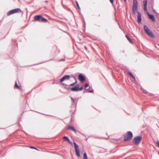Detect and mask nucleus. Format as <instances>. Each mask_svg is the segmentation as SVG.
I'll return each instance as SVG.
<instances>
[{
    "mask_svg": "<svg viewBox=\"0 0 159 159\" xmlns=\"http://www.w3.org/2000/svg\"><path fill=\"white\" fill-rule=\"evenodd\" d=\"M76 82L73 83L72 84H70V86H73L75 85V84H76Z\"/></svg>",
    "mask_w": 159,
    "mask_h": 159,
    "instance_id": "23",
    "label": "nucleus"
},
{
    "mask_svg": "<svg viewBox=\"0 0 159 159\" xmlns=\"http://www.w3.org/2000/svg\"><path fill=\"white\" fill-rule=\"evenodd\" d=\"M31 148H34V149H35V148H33V147H31Z\"/></svg>",
    "mask_w": 159,
    "mask_h": 159,
    "instance_id": "32",
    "label": "nucleus"
},
{
    "mask_svg": "<svg viewBox=\"0 0 159 159\" xmlns=\"http://www.w3.org/2000/svg\"><path fill=\"white\" fill-rule=\"evenodd\" d=\"M125 37L131 43H133V42L131 40V39L129 37V36L127 35H126Z\"/></svg>",
    "mask_w": 159,
    "mask_h": 159,
    "instance_id": "17",
    "label": "nucleus"
},
{
    "mask_svg": "<svg viewBox=\"0 0 159 159\" xmlns=\"http://www.w3.org/2000/svg\"><path fill=\"white\" fill-rule=\"evenodd\" d=\"M34 19L40 22H46L48 21L45 18H43L41 15L36 16L34 17Z\"/></svg>",
    "mask_w": 159,
    "mask_h": 159,
    "instance_id": "1",
    "label": "nucleus"
},
{
    "mask_svg": "<svg viewBox=\"0 0 159 159\" xmlns=\"http://www.w3.org/2000/svg\"><path fill=\"white\" fill-rule=\"evenodd\" d=\"M71 90L73 91H77L79 90V87L77 85L76 86L71 88Z\"/></svg>",
    "mask_w": 159,
    "mask_h": 159,
    "instance_id": "11",
    "label": "nucleus"
},
{
    "mask_svg": "<svg viewBox=\"0 0 159 159\" xmlns=\"http://www.w3.org/2000/svg\"><path fill=\"white\" fill-rule=\"evenodd\" d=\"M15 87H16V88H19V86H18L17 85V83H16V82H15Z\"/></svg>",
    "mask_w": 159,
    "mask_h": 159,
    "instance_id": "21",
    "label": "nucleus"
},
{
    "mask_svg": "<svg viewBox=\"0 0 159 159\" xmlns=\"http://www.w3.org/2000/svg\"><path fill=\"white\" fill-rule=\"evenodd\" d=\"M133 137L132 133L130 131H128L127 134L125 135V138L124 140L125 141L128 140L132 138Z\"/></svg>",
    "mask_w": 159,
    "mask_h": 159,
    "instance_id": "4",
    "label": "nucleus"
},
{
    "mask_svg": "<svg viewBox=\"0 0 159 159\" xmlns=\"http://www.w3.org/2000/svg\"><path fill=\"white\" fill-rule=\"evenodd\" d=\"M142 139V137L141 136H138L135 137L133 140V143L135 145H139Z\"/></svg>",
    "mask_w": 159,
    "mask_h": 159,
    "instance_id": "2",
    "label": "nucleus"
},
{
    "mask_svg": "<svg viewBox=\"0 0 159 159\" xmlns=\"http://www.w3.org/2000/svg\"><path fill=\"white\" fill-rule=\"evenodd\" d=\"M147 34L150 37H154V36L153 35V34L152 32V31L150 32L149 33H148Z\"/></svg>",
    "mask_w": 159,
    "mask_h": 159,
    "instance_id": "16",
    "label": "nucleus"
},
{
    "mask_svg": "<svg viewBox=\"0 0 159 159\" xmlns=\"http://www.w3.org/2000/svg\"><path fill=\"white\" fill-rule=\"evenodd\" d=\"M83 89L82 87H81L80 88H79V90H81Z\"/></svg>",
    "mask_w": 159,
    "mask_h": 159,
    "instance_id": "27",
    "label": "nucleus"
},
{
    "mask_svg": "<svg viewBox=\"0 0 159 159\" xmlns=\"http://www.w3.org/2000/svg\"><path fill=\"white\" fill-rule=\"evenodd\" d=\"M132 78V79H131V80L132 81H134L135 80V78L134 77L133 75V76H131V77Z\"/></svg>",
    "mask_w": 159,
    "mask_h": 159,
    "instance_id": "19",
    "label": "nucleus"
},
{
    "mask_svg": "<svg viewBox=\"0 0 159 159\" xmlns=\"http://www.w3.org/2000/svg\"><path fill=\"white\" fill-rule=\"evenodd\" d=\"M146 12L149 18L151 19L154 22L155 21V18L154 16L153 15L150 14L148 11Z\"/></svg>",
    "mask_w": 159,
    "mask_h": 159,
    "instance_id": "8",
    "label": "nucleus"
},
{
    "mask_svg": "<svg viewBox=\"0 0 159 159\" xmlns=\"http://www.w3.org/2000/svg\"><path fill=\"white\" fill-rule=\"evenodd\" d=\"M74 147H75V152H76L77 156L78 157H80V151L79 148L78 147V146L75 142H74Z\"/></svg>",
    "mask_w": 159,
    "mask_h": 159,
    "instance_id": "5",
    "label": "nucleus"
},
{
    "mask_svg": "<svg viewBox=\"0 0 159 159\" xmlns=\"http://www.w3.org/2000/svg\"><path fill=\"white\" fill-rule=\"evenodd\" d=\"M157 144L158 146L159 147V141H158L157 142Z\"/></svg>",
    "mask_w": 159,
    "mask_h": 159,
    "instance_id": "29",
    "label": "nucleus"
},
{
    "mask_svg": "<svg viewBox=\"0 0 159 159\" xmlns=\"http://www.w3.org/2000/svg\"><path fill=\"white\" fill-rule=\"evenodd\" d=\"M147 0H144L143 2V5L144 6V10L145 11H147Z\"/></svg>",
    "mask_w": 159,
    "mask_h": 159,
    "instance_id": "9",
    "label": "nucleus"
},
{
    "mask_svg": "<svg viewBox=\"0 0 159 159\" xmlns=\"http://www.w3.org/2000/svg\"><path fill=\"white\" fill-rule=\"evenodd\" d=\"M89 84H88L86 83L85 84V86H84L85 87V88H87V87L89 86Z\"/></svg>",
    "mask_w": 159,
    "mask_h": 159,
    "instance_id": "22",
    "label": "nucleus"
},
{
    "mask_svg": "<svg viewBox=\"0 0 159 159\" xmlns=\"http://www.w3.org/2000/svg\"><path fill=\"white\" fill-rule=\"evenodd\" d=\"M83 159H88L86 153H84V154Z\"/></svg>",
    "mask_w": 159,
    "mask_h": 159,
    "instance_id": "18",
    "label": "nucleus"
},
{
    "mask_svg": "<svg viewBox=\"0 0 159 159\" xmlns=\"http://www.w3.org/2000/svg\"><path fill=\"white\" fill-rule=\"evenodd\" d=\"M71 99H72V100L73 101H74V99H73V98H71Z\"/></svg>",
    "mask_w": 159,
    "mask_h": 159,
    "instance_id": "31",
    "label": "nucleus"
},
{
    "mask_svg": "<svg viewBox=\"0 0 159 159\" xmlns=\"http://www.w3.org/2000/svg\"><path fill=\"white\" fill-rule=\"evenodd\" d=\"M67 129H70L74 131L75 133H76V130L72 126H70L68 127L67 128Z\"/></svg>",
    "mask_w": 159,
    "mask_h": 159,
    "instance_id": "15",
    "label": "nucleus"
},
{
    "mask_svg": "<svg viewBox=\"0 0 159 159\" xmlns=\"http://www.w3.org/2000/svg\"><path fill=\"white\" fill-rule=\"evenodd\" d=\"M89 92L90 93H93V90L91 89L89 90Z\"/></svg>",
    "mask_w": 159,
    "mask_h": 159,
    "instance_id": "26",
    "label": "nucleus"
},
{
    "mask_svg": "<svg viewBox=\"0 0 159 159\" xmlns=\"http://www.w3.org/2000/svg\"><path fill=\"white\" fill-rule=\"evenodd\" d=\"M14 13L20 12L21 11V10L19 8H16L12 10Z\"/></svg>",
    "mask_w": 159,
    "mask_h": 159,
    "instance_id": "12",
    "label": "nucleus"
},
{
    "mask_svg": "<svg viewBox=\"0 0 159 159\" xmlns=\"http://www.w3.org/2000/svg\"><path fill=\"white\" fill-rule=\"evenodd\" d=\"M85 48L86 49H87V48L85 47Z\"/></svg>",
    "mask_w": 159,
    "mask_h": 159,
    "instance_id": "33",
    "label": "nucleus"
},
{
    "mask_svg": "<svg viewBox=\"0 0 159 159\" xmlns=\"http://www.w3.org/2000/svg\"><path fill=\"white\" fill-rule=\"evenodd\" d=\"M138 9V1L137 0H134L132 11L133 13L134 14L137 11Z\"/></svg>",
    "mask_w": 159,
    "mask_h": 159,
    "instance_id": "3",
    "label": "nucleus"
},
{
    "mask_svg": "<svg viewBox=\"0 0 159 159\" xmlns=\"http://www.w3.org/2000/svg\"><path fill=\"white\" fill-rule=\"evenodd\" d=\"M78 78L79 80L81 82H83L85 79V77L81 73L79 74Z\"/></svg>",
    "mask_w": 159,
    "mask_h": 159,
    "instance_id": "6",
    "label": "nucleus"
},
{
    "mask_svg": "<svg viewBox=\"0 0 159 159\" xmlns=\"http://www.w3.org/2000/svg\"><path fill=\"white\" fill-rule=\"evenodd\" d=\"M63 139L66 140H67V141H69V139L67 137H66V136H64L63 137Z\"/></svg>",
    "mask_w": 159,
    "mask_h": 159,
    "instance_id": "20",
    "label": "nucleus"
},
{
    "mask_svg": "<svg viewBox=\"0 0 159 159\" xmlns=\"http://www.w3.org/2000/svg\"><path fill=\"white\" fill-rule=\"evenodd\" d=\"M70 143V144H72V143L70 141V140L69 139V141H67Z\"/></svg>",
    "mask_w": 159,
    "mask_h": 159,
    "instance_id": "30",
    "label": "nucleus"
},
{
    "mask_svg": "<svg viewBox=\"0 0 159 159\" xmlns=\"http://www.w3.org/2000/svg\"><path fill=\"white\" fill-rule=\"evenodd\" d=\"M145 31L147 34L148 33H149L151 31L148 29V27L146 25H145L144 27Z\"/></svg>",
    "mask_w": 159,
    "mask_h": 159,
    "instance_id": "13",
    "label": "nucleus"
},
{
    "mask_svg": "<svg viewBox=\"0 0 159 159\" xmlns=\"http://www.w3.org/2000/svg\"><path fill=\"white\" fill-rule=\"evenodd\" d=\"M70 78V76L69 75H65L60 80V81L62 82L65 80H68Z\"/></svg>",
    "mask_w": 159,
    "mask_h": 159,
    "instance_id": "7",
    "label": "nucleus"
},
{
    "mask_svg": "<svg viewBox=\"0 0 159 159\" xmlns=\"http://www.w3.org/2000/svg\"><path fill=\"white\" fill-rule=\"evenodd\" d=\"M14 14L13 11L12 10H11L9 11H8L7 13V15L8 16H9L10 15H11L12 14Z\"/></svg>",
    "mask_w": 159,
    "mask_h": 159,
    "instance_id": "14",
    "label": "nucleus"
},
{
    "mask_svg": "<svg viewBox=\"0 0 159 159\" xmlns=\"http://www.w3.org/2000/svg\"><path fill=\"white\" fill-rule=\"evenodd\" d=\"M138 22L139 23H140L141 21V13L139 12H138Z\"/></svg>",
    "mask_w": 159,
    "mask_h": 159,
    "instance_id": "10",
    "label": "nucleus"
},
{
    "mask_svg": "<svg viewBox=\"0 0 159 159\" xmlns=\"http://www.w3.org/2000/svg\"><path fill=\"white\" fill-rule=\"evenodd\" d=\"M111 2L112 3H113V0H110Z\"/></svg>",
    "mask_w": 159,
    "mask_h": 159,
    "instance_id": "28",
    "label": "nucleus"
},
{
    "mask_svg": "<svg viewBox=\"0 0 159 159\" xmlns=\"http://www.w3.org/2000/svg\"><path fill=\"white\" fill-rule=\"evenodd\" d=\"M76 3H77V7H78V8L79 9H80V8L79 6V4L77 2H76Z\"/></svg>",
    "mask_w": 159,
    "mask_h": 159,
    "instance_id": "24",
    "label": "nucleus"
},
{
    "mask_svg": "<svg viewBox=\"0 0 159 159\" xmlns=\"http://www.w3.org/2000/svg\"><path fill=\"white\" fill-rule=\"evenodd\" d=\"M129 75L130 76V77H131V76H133V75L132 74L131 72H129Z\"/></svg>",
    "mask_w": 159,
    "mask_h": 159,
    "instance_id": "25",
    "label": "nucleus"
}]
</instances>
